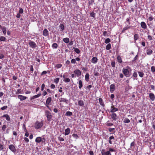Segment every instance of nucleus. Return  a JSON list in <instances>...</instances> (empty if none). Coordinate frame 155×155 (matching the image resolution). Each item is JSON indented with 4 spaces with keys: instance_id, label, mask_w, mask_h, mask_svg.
Returning a JSON list of instances; mask_svg holds the SVG:
<instances>
[{
    "instance_id": "nucleus-1",
    "label": "nucleus",
    "mask_w": 155,
    "mask_h": 155,
    "mask_svg": "<svg viewBox=\"0 0 155 155\" xmlns=\"http://www.w3.org/2000/svg\"><path fill=\"white\" fill-rule=\"evenodd\" d=\"M43 125V121H36L34 124V127L36 129L41 128Z\"/></svg>"
},
{
    "instance_id": "nucleus-15",
    "label": "nucleus",
    "mask_w": 155,
    "mask_h": 155,
    "mask_svg": "<svg viewBox=\"0 0 155 155\" xmlns=\"http://www.w3.org/2000/svg\"><path fill=\"white\" fill-rule=\"evenodd\" d=\"M110 116L111 118L114 120H116L117 117V115L114 113H113L112 114L110 115Z\"/></svg>"
},
{
    "instance_id": "nucleus-28",
    "label": "nucleus",
    "mask_w": 155,
    "mask_h": 155,
    "mask_svg": "<svg viewBox=\"0 0 155 155\" xmlns=\"http://www.w3.org/2000/svg\"><path fill=\"white\" fill-rule=\"evenodd\" d=\"M73 49H74V51L78 54H79L81 52L80 50L78 48L74 47Z\"/></svg>"
},
{
    "instance_id": "nucleus-38",
    "label": "nucleus",
    "mask_w": 155,
    "mask_h": 155,
    "mask_svg": "<svg viewBox=\"0 0 155 155\" xmlns=\"http://www.w3.org/2000/svg\"><path fill=\"white\" fill-rule=\"evenodd\" d=\"M60 78H57L54 80V82L56 84H57L59 82Z\"/></svg>"
},
{
    "instance_id": "nucleus-18",
    "label": "nucleus",
    "mask_w": 155,
    "mask_h": 155,
    "mask_svg": "<svg viewBox=\"0 0 155 155\" xmlns=\"http://www.w3.org/2000/svg\"><path fill=\"white\" fill-rule=\"evenodd\" d=\"M43 35L45 36H47L49 35L48 31L46 28L43 31Z\"/></svg>"
},
{
    "instance_id": "nucleus-2",
    "label": "nucleus",
    "mask_w": 155,
    "mask_h": 155,
    "mask_svg": "<svg viewBox=\"0 0 155 155\" xmlns=\"http://www.w3.org/2000/svg\"><path fill=\"white\" fill-rule=\"evenodd\" d=\"M35 141L37 143L41 142L44 144H46V139L44 137L42 138L41 137H37L35 140Z\"/></svg>"
},
{
    "instance_id": "nucleus-61",
    "label": "nucleus",
    "mask_w": 155,
    "mask_h": 155,
    "mask_svg": "<svg viewBox=\"0 0 155 155\" xmlns=\"http://www.w3.org/2000/svg\"><path fill=\"white\" fill-rule=\"evenodd\" d=\"M133 76L134 77V78H137V73L136 72H134V73H133Z\"/></svg>"
},
{
    "instance_id": "nucleus-64",
    "label": "nucleus",
    "mask_w": 155,
    "mask_h": 155,
    "mask_svg": "<svg viewBox=\"0 0 155 155\" xmlns=\"http://www.w3.org/2000/svg\"><path fill=\"white\" fill-rule=\"evenodd\" d=\"M24 140L25 141V142H26V143H28L29 142V140L28 138L25 137H24Z\"/></svg>"
},
{
    "instance_id": "nucleus-9",
    "label": "nucleus",
    "mask_w": 155,
    "mask_h": 155,
    "mask_svg": "<svg viewBox=\"0 0 155 155\" xmlns=\"http://www.w3.org/2000/svg\"><path fill=\"white\" fill-rule=\"evenodd\" d=\"M74 73L77 75L78 77L80 76L81 74V71L79 69H76L74 71Z\"/></svg>"
},
{
    "instance_id": "nucleus-57",
    "label": "nucleus",
    "mask_w": 155,
    "mask_h": 155,
    "mask_svg": "<svg viewBox=\"0 0 155 155\" xmlns=\"http://www.w3.org/2000/svg\"><path fill=\"white\" fill-rule=\"evenodd\" d=\"M21 89H18L17 90L16 92V94H21Z\"/></svg>"
},
{
    "instance_id": "nucleus-36",
    "label": "nucleus",
    "mask_w": 155,
    "mask_h": 155,
    "mask_svg": "<svg viewBox=\"0 0 155 155\" xmlns=\"http://www.w3.org/2000/svg\"><path fill=\"white\" fill-rule=\"evenodd\" d=\"M111 48V44L110 43H108L106 46V49L107 50H109Z\"/></svg>"
},
{
    "instance_id": "nucleus-5",
    "label": "nucleus",
    "mask_w": 155,
    "mask_h": 155,
    "mask_svg": "<svg viewBox=\"0 0 155 155\" xmlns=\"http://www.w3.org/2000/svg\"><path fill=\"white\" fill-rule=\"evenodd\" d=\"M122 72L125 76L126 77H129V71L128 69L124 68L122 69Z\"/></svg>"
},
{
    "instance_id": "nucleus-16",
    "label": "nucleus",
    "mask_w": 155,
    "mask_h": 155,
    "mask_svg": "<svg viewBox=\"0 0 155 155\" xmlns=\"http://www.w3.org/2000/svg\"><path fill=\"white\" fill-rule=\"evenodd\" d=\"M140 25L141 28L144 29H146L147 28L146 23L143 21H142L140 23Z\"/></svg>"
},
{
    "instance_id": "nucleus-55",
    "label": "nucleus",
    "mask_w": 155,
    "mask_h": 155,
    "mask_svg": "<svg viewBox=\"0 0 155 155\" xmlns=\"http://www.w3.org/2000/svg\"><path fill=\"white\" fill-rule=\"evenodd\" d=\"M108 151L110 153V152H115V150L113 148H110L109 149Z\"/></svg>"
},
{
    "instance_id": "nucleus-20",
    "label": "nucleus",
    "mask_w": 155,
    "mask_h": 155,
    "mask_svg": "<svg viewBox=\"0 0 155 155\" xmlns=\"http://www.w3.org/2000/svg\"><path fill=\"white\" fill-rule=\"evenodd\" d=\"M2 117H5L7 120L10 121V118L8 114H4L2 116Z\"/></svg>"
},
{
    "instance_id": "nucleus-24",
    "label": "nucleus",
    "mask_w": 155,
    "mask_h": 155,
    "mask_svg": "<svg viewBox=\"0 0 155 155\" xmlns=\"http://www.w3.org/2000/svg\"><path fill=\"white\" fill-rule=\"evenodd\" d=\"M85 81L88 82L89 81V74L88 73H87L86 74L85 76Z\"/></svg>"
},
{
    "instance_id": "nucleus-43",
    "label": "nucleus",
    "mask_w": 155,
    "mask_h": 155,
    "mask_svg": "<svg viewBox=\"0 0 155 155\" xmlns=\"http://www.w3.org/2000/svg\"><path fill=\"white\" fill-rule=\"evenodd\" d=\"M95 13L94 12H92L90 13V16L94 18H95Z\"/></svg>"
},
{
    "instance_id": "nucleus-19",
    "label": "nucleus",
    "mask_w": 155,
    "mask_h": 155,
    "mask_svg": "<svg viewBox=\"0 0 155 155\" xmlns=\"http://www.w3.org/2000/svg\"><path fill=\"white\" fill-rule=\"evenodd\" d=\"M98 100L100 105L103 107H104L105 106V104L104 103L102 98H99Z\"/></svg>"
},
{
    "instance_id": "nucleus-30",
    "label": "nucleus",
    "mask_w": 155,
    "mask_h": 155,
    "mask_svg": "<svg viewBox=\"0 0 155 155\" xmlns=\"http://www.w3.org/2000/svg\"><path fill=\"white\" fill-rule=\"evenodd\" d=\"M59 28L60 29V31H63L64 29V26L63 24H60L59 25Z\"/></svg>"
},
{
    "instance_id": "nucleus-49",
    "label": "nucleus",
    "mask_w": 155,
    "mask_h": 155,
    "mask_svg": "<svg viewBox=\"0 0 155 155\" xmlns=\"http://www.w3.org/2000/svg\"><path fill=\"white\" fill-rule=\"evenodd\" d=\"M71 63L73 64H76V60H75V59H74V58L72 59L71 60Z\"/></svg>"
},
{
    "instance_id": "nucleus-63",
    "label": "nucleus",
    "mask_w": 155,
    "mask_h": 155,
    "mask_svg": "<svg viewBox=\"0 0 155 155\" xmlns=\"http://www.w3.org/2000/svg\"><path fill=\"white\" fill-rule=\"evenodd\" d=\"M72 136L73 137H75L76 138H78V135L77 134H73L72 135Z\"/></svg>"
},
{
    "instance_id": "nucleus-62",
    "label": "nucleus",
    "mask_w": 155,
    "mask_h": 155,
    "mask_svg": "<svg viewBox=\"0 0 155 155\" xmlns=\"http://www.w3.org/2000/svg\"><path fill=\"white\" fill-rule=\"evenodd\" d=\"M7 108L8 106H5L2 107L1 109L2 110H3L6 109Z\"/></svg>"
},
{
    "instance_id": "nucleus-48",
    "label": "nucleus",
    "mask_w": 155,
    "mask_h": 155,
    "mask_svg": "<svg viewBox=\"0 0 155 155\" xmlns=\"http://www.w3.org/2000/svg\"><path fill=\"white\" fill-rule=\"evenodd\" d=\"M115 62L114 61H112L111 62V65L112 67H115Z\"/></svg>"
},
{
    "instance_id": "nucleus-35",
    "label": "nucleus",
    "mask_w": 155,
    "mask_h": 155,
    "mask_svg": "<svg viewBox=\"0 0 155 155\" xmlns=\"http://www.w3.org/2000/svg\"><path fill=\"white\" fill-rule=\"evenodd\" d=\"M6 40L5 37L1 36L0 37V41H5Z\"/></svg>"
},
{
    "instance_id": "nucleus-56",
    "label": "nucleus",
    "mask_w": 155,
    "mask_h": 155,
    "mask_svg": "<svg viewBox=\"0 0 155 155\" xmlns=\"http://www.w3.org/2000/svg\"><path fill=\"white\" fill-rule=\"evenodd\" d=\"M135 142L133 141L130 144V148H132V147H134L135 146Z\"/></svg>"
},
{
    "instance_id": "nucleus-58",
    "label": "nucleus",
    "mask_w": 155,
    "mask_h": 155,
    "mask_svg": "<svg viewBox=\"0 0 155 155\" xmlns=\"http://www.w3.org/2000/svg\"><path fill=\"white\" fill-rule=\"evenodd\" d=\"M50 87L51 89H54L55 88V86L54 84H52L50 85Z\"/></svg>"
},
{
    "instance_id": "nucleus-6",
    "label": "nucleus",
    "mask_w": 155,
    "mask_h": 155,
    "mask_svg": "<svg viewBox=\"0 0 155 155\" xmlns=\"http://www.w3.org/2000/svg\"><path fill=\"white\" fill-rule=\"evenodd\" d=\"M28 44L30 47L33 48H35L37 47V45L35 43L32 41H30Z\"/></svg>"
},
{
    "instance_id": "nucleus-29",
    "label": "nucleus",
    "mask_w": 155,
    "mask_h": 155,
    "mask_svg": "<svg viewBox=\"0 0 155 155\" xmlns=\"http://www.w3.org/2000/svg\"><path fill=\"white\" fill-rule=\"evenodd\" d=\"M63 41L66 43H68L69 42V39L68 38H66L63 39Z\"/></svg>"
},
{
    "instance_id": "nucleus-4",
    "label": "nucleus",
    "mask_w": 155,
    "mask_h": 155,
    "mask_svg": "<svg viewBox=\"0 0 155 155\" xmlns=\"http://www.w3.org/2000/svg\"><path fill=\"white\" fill-rule=\"evenodd\" d=\"M52 101V99L51 97H49L47 98L46 101L45 106L50 110L51 111L49 105H51Z\"/></svg>"
},
{
    "instance_id": "nucleus-22",
    "label": "nucleus",
    "mask_w": 155,
    "mask_h": 155,
    "mask_svg": "<svg viewBox=\"0 0 155 155\" xmlns=\"http://www.w3.org/2000/svg\"><path fill=\"white\" fill-rule=\"evenodd\" d=\"M70 133V130L69 128H68L65 130L64 135H68Z\"/></svg>"
},
{
    "instance_id": "nucleus-11",
    "label": "nucleus",
    "mask_w": 155,
    "mask_h": 155,
    "mask_svg": "<svg viewBox=\"0 0 155 155\" xmlns=\"http://www.w3.org/2000/svg\"><path fill=\"white\" fill-rule=\"evenodd\" d=\"M110 91L111 93H113L115 91V85L114 84H112L110 85Z\"/></svg>"
},
{
    "instance_id": "nucleus-3",
    "label": "nucleus",
    "mask_w": 155,
    "mask_h": 155,
    "mask_svg": "<svg viewBox=\"0 0 155 155\" xmlns=\"http://www.w3.org/2000/svg\"><path fill=\"white\" fill-rule=\"evenodd\" d=\"M45 115L47 118V120L49 121H50L52 118V116L51 113L48 110L45 111Z\"/></svg>"
},
{
    "instance_id": "nucleus-45",
    "label": "nucleus",
    "mask_w": 155,
    "mask_h": 155,
    "mask_svg": "<svg viewBox=\"0 0 155 155\" xmlns=\"http://www.w3.org/2000/svg\"><path fill=\"white\" fill-rule=\"evenodd\" d=\"M110 40L109 38L106 39L105 41V43L106 44H107L110 42Z\"/></svg>"
},
{
    "instance_id": "nucleus-42",
    "label": "nucleus",
    "mask_w": 155,
    "mask_h": 155,
    "mask_svg": "<svg viewBox=\"0 0 155 155\" xmlns=\"http://www.w3.org/2000/svg\"><path fill=\"white\" fill-rule=\"evenodd\" d=\"M108 130L110 132H113L114 133L115 132L114 128H109Z\"/></svg>"
},
{
    "instance_id": "nucleus-21",
    "label": "nucleus",
    "mask_w": 155,
    "mask_h": 155,
    "mask_svg": "<svg viewBox=\"0 0 155 155\" xmlns=\"http://www.w3.org/2000/svg\"><path fill=\"white\" fill-rule=\"evenodd\" d=\"M41 94L40 93H39L38 94L34 95L33 96L31 97L30 98V100H32L34 99H35V98H37L41 96Z\"/></svg>"
},
{
    "instance_id": "nucleus-10",
    "label": "nucleus",
    "mask_w": 155,
    "mask_h": 155,
    "mask_svg": "<svg viewBox=\"0 0 155 155\" xmlns=\"http://www.w3.org/2000/svg\"><path fill=\"white\" fill-rule=\"evenodd\" d=\"M101 153L102 155H111V153L109 152V151H106L104 149L101 150Z\"/></svg>"
},
{
    "instance_id": "nucleus-54",
    "label": "nucleus",
    "mask_w": 155,
    "mask_h": 155,
    "mask_svg": "<svg viewBox=\"0 0 155 155\" xmlns=\"http://www.w3.org/2000/svg\"><path fill=\"white\" fill-rule=\"evenodd\" d=\"M58 140L60 141H63L64 140V139L61 137H59L58 138Z\"/></svg>"
},
{
    "instance_id": "nucleus-50",
    "label": "nucleus",
    "mask_w": 155,
    "mask_h": 155,
    "mask_svg": "<svg viewBox=\"0 0 155 155\" xmlns=\"http://www.w3.org/2000/svg\"><path fill=\"white\" fill-rule=\"evenodd\" d=\"M62 66V65L61 64H56V65L55 67L59 68H61Z\"/></svg>"
},
{
    "instance_id": "nucleus-59",
    "label": "nucleus",
    "mask_w": 155,
    "mask_h": 155,
    "mask_svg": "<svg viewBox=\"0 0 155 155\" xmlns=\"http://www.w3.org/2000/svg\"><path fill=\"white\" fill-rule=\"evenodd\" d=\"M108 121L106 124V125L107 126H113V124L112 123H108Z\"/></svg>"
},
{
    "instance_id": "nucleus-46",
    "label": "nucleus",
    "mask_w": 155,
    "mask_h": 155,
    "mask_svg": "<svg viewBox=\"0 0 155 155\" xmlns=\"http://www.w3.org/2000/svg\"><path fill=\"white\" fill-rule=\"evenodd\" d=\"M94 0H91L89 2L88 4L89 5H91L93 4V3H94Z\"/></svg>"
},
{
    "instance_id": "nucleus-32",
    "label": "nucleus",
    "mask_w": 155,
    "mask_h": 155,
    "mask_svg": "<svg viewBox=\"0 0 155 155\" xmlns=\"http://www.w3.org/2000/svg\"><path fill=\"white\" fill-rule=\"evenodd\" d=\"M130 122V120L128 118H125L124 119L123 122L124 123H128Z\"/></svg>"
},
{
    "instance_id": "nucleus-47",
    "label": "nucleus",
    "mask_w": 155,
    "mask_h": 155,
    "mask_svg": "<svg viewBox=\"0 0 155 155\" xmlns=\"http://www.w3.org/2000/svg\"><path fill=\"white\" fill-rule=\"evenodd\" d=\"M63 81L65 82L68 83L70 82V79L68 78H66L63 80Z\"/></svg>"
},
{
    "instance_id": "nucleus-26",
    "label": "nucleus",
    "mask_w": 155,
    "mask_h": 155,
    "mask_svg": "<svg viewBox=\"0 0 155 155\" xmlns=\"http://www.w3.org/2000/svg\"><path fill=\"white\" fill-rule=\"evenodd\" d=\"M117 62L120 63H121L122 62V60L121 57L120 55L117 56Z\"/></svg>"
},
{
    "instance_id": "nucleus-39",
    "label": "nucleus",
    "mask_w": 155,
    "mask_h": 155,
    "mask_svg": "<svg viewBox=\"0 0 155 155\" xmlns=\"http://www.w3.org/2000/svg\"><path fill=\"white\" fill-rule=\"evenodd\" d=\"M139 76L141 78H142L144 75V73L143 72L138 71V72Z\"/></svg>"
},
{
    "instance_id": "nucleus-60",
    "label": "nucleus",
    "mask_w": 155,
    "mask_h": 155,
    "mask_svg": "<svg viewBox=\"0 0 155 155\" xmlns=\"http://www.w3.org/2000/svg\"><path fill=\"white\" fill-rule=\"evenodd\" d=\"M45 85L44 84H43L41 85V91H43L44 88L45 87Z\"/></svg>"
},
{
    "instance_id": "nucleus-17",
    "label": "nucleus",
    "mask_w": 155,
    "mask_h": 155,
    "mask_svg": "<svg viewBox=\"0 0 155 155\" xmlns=\"http://www.w3.org/2000/svg\"><path fill=\"white\" fill-rule=\"evenodd\" d=\"M98 60L97 58L93 57L91 60V62L93 64H96Z\"/></svg>"
},
{
    "instance_id": "nucleus-44",
    "label": "nucleus",
    "mask_w": 155,
    "mask_h": 155,
    "mask_svg": "<svg viewBox=\"0 0 155 155\" xmlns=\"http://www.w3.org/2000/svg\"><path fill=\"white\" fill-rule=\"evenodd\" d=\"M62 88L61 87H60L59 89L58 90V91L60 93L62 92V93L61 94V96H62V95H63L64 94V92H63V91L62 90Z\"/></svg>"
},
{
    "instance_id": "nucleus-40",
    "label": "nucleus",
    "mask_w": 155,
    "mask_h": 155,
    "mask_svg": "<svg viewBox=\"0 0 155 155\" xmlns=\"http://www.w3.org/2000/svg\"><path fill=\"white\" fill-rule=\"evenodd\" d=\"M2 31L3 33L4 34V35H5L6 33V28L5 27H3L2 28Z\"/></svg>"
},
{
    "instance_id": "nucleus-51",
    "label": "nucleus",
    "mask_w": 155,
    "mask_h": 155,
    "mask_svg": "<svg viewBox=\"0 0 155 155\" xmlns=\"http://www.w3.org/2000/svg\"><path fill=\"white\" fill-rule=\"evenodd\" d=\"M151 71L153 73L155 71V67L153 66L151 67Z\"/></svg>"
},
{
    "instance_id": "nucleus-7",
    "label": "nucleus",
    "mask_w": 155,
    "mask_h": 155,
    "mask_svg": "<svg viewBox=\"0 0 155 155\" xmlns=\"http://www.w3.org/2000/svg\"><path fill=\"white\" fill-rule=\"evenodd\" d=\"M59 102L60 103L64 102L66 104L69 103V101L65 98H60L59 99Z\"/></svg>"
},
{
    "instance_id": "nucleus-41",
    "label": "nucleus",
    "mask_w": 155,
    "mask_h": 155,
    "mask_svg": "<svg viewBox=\"0 0 155 155\" xmlns=\"http://www.w3.org/2000/svg\"><path fill=\"white\" fill-rule=\"evenodd\" d=\"M72 115V113L70 111H67L65 114V115L67 116H71Z\"/></svg>"
},
{
    "instance_id": "nucleus-31",
    "label": "nucleus",
    "mask_w": 155,
    "mask_h": 155,
    "mask_svg": "<svg viewBox=\"0 0 155 155\" xmlns=\"http://www.w3.org/2000/svg\"><path fill=\"white\" fill-rule=\"evenodd\" d=\"M130 28V26H127L126 27H124L122 29V32H124L126 30Z\"/></svg>"
},
{
    "instance_id": "nucleus-13",
    "label": "nucleus",
    "mask_w": 155,
    "mask_h": 155,
    "mask_svg": "<svg viewBox=\"0 0 155 155\" xmlns=\"http://www.w3.org/2000/svg\"><path fill=\"white\" fill-rule=\"evenodd\" d=\"M149 98L152 101H154L155 99V96L154 94L153 93L149 94Z\"/></svg>"
},
{
    "instance_id": "nucleus-34",
    "label": "nucleus",
    "mask_w": 155,
    "mask_h": 155,
    "mask_svg": "<svg viewBox=\"0 0 155 155\" xmlns=\"http://www.w3.org/2000/svg\"><path fill=\"white\" fill-rule=\"evenodd\" d=\"M58 47V45L56 43H54L52 45V47L53 48H57Z\"/></svg>"
},
{
    "instance_id": "nucleus-14",
    "label": "nucleus",
    "mask_w": 155,
    "mask_h": 155,
    "mask_svg": "<svg viewBox=\"0 0 155 155\" xmlns=\"http://www.w3.org/2000/svg\"><path fill=\"white\" fill-rule=\"evenodd\" d=\"M18 98L21 101H22L26 99L27 97L22 95H18Z\"/></svg>"
},
{
    "instance_id": "nucleus-27",
    "label": "nucleus",
    "mask_w": 155,
    "mask_h": 155,
    "mask_svg": "<svg viewBox=\"0 0 155 155\" xmlns=\"http://www.w3.org/2000/svg\"><path fill=\"white\" fill-rule=\"evenodd\" d=\"M79 88L81 89L83 87V83L81 80H80L78 82Z\"/></svg>"
},
{
    "instance_id": "nucleus-53",
    "label": "nucleus",
    "mask_w": 155,
    "mask_h": 155,
    "mask_svg": "<svg viewBox=\"0 0 155 155\" xmlns=\"http://www.w3.org/2000/svg\"><path fill=\"white\" fill-rule=\"evenodd\" d=\"M24 10L22 8H20L19 11L18 13L19 14H22L23 13Z\"/></svg>"
},
{
    "instance_id": "nucleus-12",
    "label": "nucleus",
    "mask_w": 155,
    "mask_h": 155,
    "mask_svg": "<svg viewBox=\"0 0 155 155\" xmlns=\"http://www.w3.org/2000/svg\"><path fill=\"white\" fill-rule=\"evenodd\" d=\"M118 108H115L114 105H112L111 107L110 112L111 113H114L118 111Z\"/></svg>"
},
{
    "instance_id": "nucleus-52",
    "label": "nucleus",
    "mask_w": 155,
    "mask_h": 155,
    "mask_svg": "<svg viewBox=\"0 0 155 155\" xmlns=\"http://www.w3.org/2000/svg\"><path fill=\"white\" fill-rule=\"evenodd\" d=\"M7 127L6 125H4L2 126V129L3 131H5V130L6 128Z\"/></svg>"
},
{
    "instance_id": "nucleus-33",
    "label": "nucleus",
    "mask_w": 155,
    "mask_h": 155,
    "mask_svg": "<svg viewBox=\"0 0 155 155\" xmlns=\"http://www.w3.org/2000/svg\"><path fill=\"white\" fill-rule=\"evenodd\" d=\"M109 143L110 144H112V142L111 140H114V137L113 136H110L109 137Z\"/></svg>"
},
{
    "instance_id": "nucleus-37",
    "label": "nucleus",
    "mask_w": 155,
    "mask_h": 155,
    "mask_svg": "<svg viewBox=\"0 0 155 155\" xmlns=\"http://www.w3.org/2000/svg\"><path fill=\"white\" fill-rule=\"evenodd\" d=\"M139 35L137 34H135L134 36V41H136L139 38Z\"/></svg>"
},
{
    "instance_id": "nucleus-25",
    "label": "nucleus",
    "mask_w": 155,
    "mask_h": 155,
    "mask_svg": "<svg viewBox=\"0 0 155 155\" xmlns=\"http://www.w3.org/2000/svg\"><path fill=\"white\" fill-rule=\"evenodd\" d=\"M147 54L148 55H150L153 53V51L151 49H148L146 51Z\"/></svg>"
},
{
    "instance_id": "nucleus-23",
    "label": "nucleus",
    "mask_w": 155,
    "mask_h": 155,
    "mask_svg": "<svg viewBox=\"0 0 155 155\" xmlns=\"http://www.w3.org/2000/svg\"><path fill=\"white\" fill-rule=\"evenodd\" d=\"M78 104L80 106H83L84 105V101L81 100L78 101Z\"/></svg>"
},
{
    "instance_id": "nucleus-8",
    "label": "nucleus",
    "mask_w": 155,
    "mask_h": 155,
    "mask_svg": "<svg viewBox=\"0 0 155 155\" xmlns=\"http://www.w3.org/2000/svg\"><path fill=\"white\" fill-rule=\"evenodd\" d=\"M9 149L12 152L15 153L16 151V149L14 146L13 144H10L9 146Z\"/></svg>"
}]
</instances>
